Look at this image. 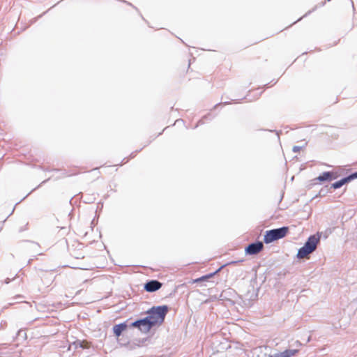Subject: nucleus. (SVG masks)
<instances>
[{"label": "nucleus", "mask_w": 357, "mask_h": 357, "mask_svg": "<svg viewBox=\"0 0 357 357\" xmlns=\"http://www.w3.org/2000/svg\"><path fill=\"white\" fill-rule=\"evenodd\" d=\"M190 63H188L186 65V66L184 68L185 69H186V71H188V69L190 68Z\"/></svg>", "instance_id": "nucleus-14"}, {"label": "nucleus", "mask_w": 357, "mask_h": 357, "mask_svg": "<svg viewBox=\"0 0 357 357\" xmlns=\"http://www.w3.org/2000/svg\"><path fill=\"white\" fill-rule=\"evenodd\" d=\"M288 232V227H283L279 229L266 231L264 234V241L266 243H272L275 241L284 238V236H286Z\"/></svg>", "instance_id": "nucleus-2"}, {"label": "nucleus", "mask_w": 357, "mask_h": 357, "mask_svg": "<svg viewBox=\"0 0 357 357\" xmlns=\"http://www.w3.org/2000/svg\"><path fill=\"white\" fill-rule=\"evenodd\" d=\"M226 265H223L216 272H215L214 273H211L209 275H204V276H202L201 278H199L197 279H195L193 280V282H201V281H204V280H206L210 278H211L212 276H213L216 273H218V271H220L224 266H225Z\"/></svg>", "instance_id": "nucleus-11"}, {"label": "nucleus", "mask_w": 357, "mask_h": 357, "mask_svg": "<svg viewBox=\"0 0 357 357\" xmlns=\"http://www.w3.org/2000/svg\"><path fill=\"white\" fill-rule=\"evenodd\" d=\"M350 181L349 180V176L346 177V178H344L332 184V187L334 188V189H337V188H339L340 187H342L343 185H344L345 183H347Z\"/></svg>", "instance_id": "nucleus-10"}, {"label": "nucleus", "mask_w": 357, "mask_h": 357, "mask_svg": "<svg viewBox=\"0 0 357 357\" xmlns=\"http://www.w3.org/2000/svg\"><path fill=\"white\" fill-rule=\"evenodd\" d=\"M167 312L168 307L167 305L153 307L147 312L149 314L147 317L153 326L161 324L164 321Z\"/></svg>", "instance_id": "nucleus-1"}, {"label": "nucleus", "mask_w": 357, "mask_h": 357, "mask_svg": "<svg viewBox=\"0 0 357 357\" xmlns=\"http://www.w3.org/2000/svg\"><path fill=\"white\" fill-rule=\"evenodd\" d=\"M127 324L126 323H122L120 324L115 325L113 327V332L114 335L116 337H119L121 333L127 329Z\"/></svg>", "instance_id": "nucleus-8"}, {"label": "nucleus", "mask_w": 357, "mask_h": 357, "mask_svg": "<svg viewBox=\"0 0 357 357\" xmlns=\"http://www.w3.org/2000/svg\"><path fill=\"white\" fill-rule=\"evenodd\" d=\"M319 241V238L313 235L308 238L304 245L306 246L309 250L314 251L317 248V245Z\"/></svg>", "instance_id": "nucleus-6"}, {"label": "nucleus", "mask_w": 357, "mask_h": 357, "mask_svg": "<svg viewBox=\"0 0 357 357\" xmlns=\"http://www.w3.org/2000/svg\"><path fill=\"white\" fill-rule=\"evenodd\" d=\"M134 327L138 328L139 330L148 332L153 326L149 318L146 317L143 319L137 320L132 324Z\"/></svg>", "instance_id": "nucleus-3"}, {"label": "nucleus", "mask_w": 357, "mask_h": 357, "mask_svg": "<svg viewBox=\"0 0 357 357\" xmlns=\"http://www.w3.org/2000/svg\"><path fill=\"white\" fill-rule=\"evenodd\" d=\"M235 263H236L235 261H231V264H235ZM228 264H230V263H229V264H227V265H228Z\"/></svg>", "instance_id": "nucleus-15"}, {"label": "nucleus", "mask_w": 357, "mask_h": 357, "mask_svg": "<svg viewBox=\"0 0 357 357\" xmlns=\"http://www.w3.org/2000/svg\"><path fill=\"white\" fill-rule=\"evenodd\" d=\"M312 252L313 250H309L306 246L303 245L298 250L297 257L300 259H303Z\"/></svg>", "instance_id": "nucleus-9"}, {"label": "nucleus", "mask_w": 357, "mask_h": 357, "mask_svg": "<svg viewBox=\"0 0 357 357\" xmlns=\"http://www.w3.org/2000/svg\"><path fill=\"white\" fill-rule=\"evenodd\" d=\"M264 248L263 243L257 242L255 243L250 244L245 248V252L249 255H257Z\"/></svg>", "instance_id": "nucleus-4"}, {"label": "nucleus", "mask_w": 357, "mask_h": 357, "mask_svg": "<svg viewBox=\"0 0 357 357\" xmlns=\"http://www.w3.org/2000/svg\"><path fill=\"white\" fill-rule=\"evenodd\" d=\"M350 181L354 178H357V172H355L349 176Z\"/></svg>", "instance_id": "nucleus-13"}, {"label": "nucleus", "mask_w": 357, "mask_h": 357, "mask_svg": "<svg viewBox=\"0 0 357 357\" xmlns=\"http://www.w3.org/2000/svg\"><path fill=\"white\" fill-rule=\"evenodd\" d=\"M162 287V283L158 280H151L145 284L144 289L148 292H153Z\"/></svg>", "instance_id": "nucleus-5"}, {"label": "nucleus", "mask_w": 357, "mask_h": 357, "mask_svg": "<svg viewBox=\"0 0 357 357\" xmlns=\"http://www.w3.org/2000/svg\"><path fill=\"white\" fill-rule=\"evenodd\" d=\"M336 178V176L333 172H325L320 176H319L317 178H315V180H317L320 182L326 181H331L332 179H334Z\"/></svg>", "instance_id": "nucleus-7"}, {"label": "nucleus", "mask_w": 357, "mask_h": 357, "mask_svg": "<svg viewBox=\"0 0 357 357\" xmlns=\"http://www.w3.org/2000/svg\"><path fill=\"white\" fill-rule=\"evenodd\" d=\"M349 0H337V6L340 8H344V6H349Z\"/></svg>", "instance_id": "nucleus-12"}]
</instances>
